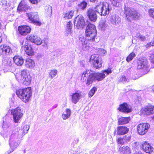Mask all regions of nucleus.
<instances>
[{
    "mask_svg": "<svg viewBox=\"0 0 154 154\" xmlns=\"http://www.w3.org/2000/svg\"><path fill=\"white\" fill-rule=\"evenodd\" d=\"M29 128V126L28 125L24 126L22 134H20L18 132L20 129L19 128H16L13 130L10 136L9 140V143L10 146V152L14 151L19 145L20 142V138H22L28 132Z\"/></svg>",
    "mask_w": 154,
    "mask_h": 154,
    "instance_id": "obj_1",
    "label": "nucleus"
},
{
    "mask_svg": "<svg viewBox=\"0 0 154 154\" xmlns=\"http://www.w3.org/2000/svg\"><path fill=\"white\" fill-rule=\"evenodd\" d=\"M112 71L110 68L104 70L102 71V73H94L93 74H90L88 78L86 84L88 85L94 81L97 80L100 81L102 80L106 76H107L111 73Z\"/></svg>",
    "mask_w": 154,
    "mask_h": 154,
    "instance_id": "obj_2",
    "label": "nucleus"
},
{
    "mask_svg": "<svg viewBox=\"0 0 154 154\" xmlns=\"http://www.w3.org/2000/svg\"><path fill=\"white\" fill-rule=\"evenodd\" d=\"M95 10L101 16H105L111 11V7L107 2H100L96 5Z\"/></svg>",
    "mask_w": 154,
    "mask_h": 154,
    "instance_id": "obj_3",
    "label": "nucleus"
},
{
    "mask_svg": "<svg viewBox=\"0 0 154 154\" xmlns=\"http://www.w3.org/2000/svg\"><path fill=\"white\" fill-rule=\"evenodd\" d=\"M16 94L18 97L24 102H28L32 96V90L30 88L19 89L17 90Z\"/></svg>",
    "mask_w": 154,
    "mask_h": 154,
    "instance_id": "obj_4",
    "label": "nucleus"
},
{
    "mask_svg": "<svg viewBox=\"0 0 154 154\" xmlns=\"http://www.w3.org/2000/svg\"><path fill=\"white\" fill-rule=\"evenodd\" d=\"M97 30L95 26L92 24H88L85 31V38L90 42H93L97 35Z\"/></svg>",
    "mask_w": 154,
    "mask_h": 154,
    "instance_id": "obj_5",
    "label": "nucleus"
},
{
    "mask_svg": "<svg viewBox=\"0 0 154 154\" xmlns=\"http://www.w3.org/2000/svg\"><path fill=\"white\" fill-rule=\"evenodd\" d=\"M18 81L23 85H28L31 83V77L29 74V71L24 69L21 72V74L16 77Z\"/></svg>",
    "mask_w": 154,
    "mask_h": 154,
    "instance_id": "obj_6",
    "label": "nucleus"
},
{
    "mask_svg": "<svg viewBox=\"0 0 154 154\" xmlns=\"http://www.w3.org/2000/svg\"><path fill=\"white\" fill-rule=\"evenodd\" d=\"M124 13L126 15V18L128 20L131 21L133 19H137L140 16V14L133 8H130L125 7L124 9Z\"/></svg>",
    "mask_w": 154,
    "mask_h": 154,
    "instance_id": "obj_7",
    "label": "nucleus"
},
{
    "mask_svg": "<svg viewBox=\"0 0 154 154\" xmlns=\"http://www.w3.org/2000/svg\"><path fill=\"white\" fill-rule=\"evenodd\" d=\"M29 20L35 25L40 26L41 23L40 21L38 13L36 12H30L27 13Z\"/></svg>",
    "mask_w": 154,
    "mask_h": 154,
    "instance_id": "obj_8",
    "label": "nucleus"
},
{
    "mask_svg": "<svg viewBox=\"0 0 154 154\" xmlns=\"http://www.w3.org/2000/svg\"><path fill=\"white\" fill-rule=\"evenodd\" d=\"M148 63V61L145 58H140L137 68L138 69H142L144 74H146L149 70Z\"/></svg>",
    "mask_w": 154,
    "mask_h": 154,
    "instance_id": "obj_9",
    "label": "nucleus"
},
{
    "mask_svg": "<svg viewBox=\"0 0 154 154\" xmlns=\"http://www.w3.org/2000/svg\"><path fill=\"white\" fill-rule=\"evenodd\" d=\"M11 113L13 116L14 121L16 123H18L23 116L22 111L19 107L11 110Z\"/></svg>",
    "mask_w": 154,
    "mask_h": 154,
    "instance_id": "obj_10",
    "label": "nucleus"
},
{
    "mask_svg": "<svg viewBox=\"0 0 154 154\" xmlns=\"http://www.w3.org/2000/svg\"><path fill=\"white\" fill-rule=\"evenodd\" d=\"M90 62L92 63L93 66L96 69L100 68L102 66L101 59L98 55H93L90 59Z\"/></svg>",
    "mask_w": 154,
    "mask_h": 154,
    "instance_id": "obj_11",
    "label": "nucleus"
},
{
    "mask_svg": "<svg viewBox=\"0 0 154 154\" xmlns=\"http://www.w3.org/2000/svg\"><path fill=\"white\" fill-rule=\"evenodd\" d=\"M79 43L81 45L82 49L84 50H88L92 42L89 41L88 40H87V39L82 35L79 36Z\"/></svg>",
    "mask_w": 154,
    "mask_h": 154,
    "instance_id": "obj_12",
    "label": "nucleus"
},
{
    "mask_svg": "<svg viewBox=\"0 0 154 154\" xmlns=\"http://www.w3.org/2000/svg\"><path fill=\"white\" fill-rule=\"evenodd\" d=\"M74 25L78 29H83L85 25L84 18L81 15H78L75 19Z\"/></svg>",
    "mask_w": 154,
    "mask_h": 154,
    "instance_id": "obj_13",
    "label": "nucleus"
},
{
    "mask_svg": "<svg viewBox=\"0 0 154 154\" xmlns=\"http://www.w3.org/2000/svg\"><path fill=\"white\" fill-rule=\"evenodd\" d=\"M149 128V125L147 123H140L137 126V132L141 135H143L146 134Z\"/></svg>",
    "mask_w": 154,
    "mask_h": 154,
    "instance_id": "obj_14",
    "label": "nucleus"
},
{
    "mask_svg": "<svg viewBox=\"0 0 154 154\" xmlns=\"http://www.w3.org/2000/svg\"><path fill=\"white\" fill-rule=\"evenodd\" d=\"M12 52L11 47L5 45H2L0 46V55L6 56L11 54Z\"/></svg>",
    "mask_w": 154,
    "mask_h": 154,
    "instance_id": "obj_15",
    "label": "nucleus"
},
{
    "mask_svg": "<svg viewBox=\"0 0 154 154\" xmlns=\"http://www.w3.org/2000/svg\"><path fill=\"white\" fill-rule=\"evenodd\" d=\"M9 127V124L6 122H4L2 126V130L1 131V134L5 139H8L9 134V131L8 130Z\"/></svg>",
    "mask_w": 154,
    "mask_h": 154,
    "instance_id": "obj_16",
    "label": "nucleus"
},
{
    "mask_svg": "<svg viewBox=\"0 0 154 154\" xmlns=\"http://www.w3.org/2000/svg\"><path fill=\"white\" fill-rule=\"evenodd\" d=\"M82 92L79 90L76 91L71 95V102L74 104H76L82 97Z\"/></svg>",
    "mask_w": 154,
    "mask_h": 154,
    "instance_id": "obj_17",
    "label": "nucleus"
},
{
    "mask_svg": "<svg viewBox=\"0 0 154 154\" xmlns=\"http://www.w3.org/2000/svg\"><path fill=\"white\" fill-rule=\"evenodd\" d=\"M97 12L94 8L89 9L88 11V15L90 20L93 22H95L97 19Z\"/></svg>",
    "mask_w": 154,
    "mask_h": 154,
    "instance_id": "obj_18",
    "label": "nucleus"
},
{
    "mask_svg": "<svg viewBox=\"0 0 154 154\" xmlns=\"http://www.w3.org/2000/svg\"><path fill=\"white\" fill-rule=\"evenodd\" d=\"M27 39L37 45H40L42 43L41 38L37 35H31L27 37Z\"/></svg>",
    "mask_w": 154,
    "mask_h": 154,
    "instance_id": "obj_19",
    "label": "nucleus"
},
{
    "mask_svg": "<svg viewBox=\"0 0 154 154\" xmlns=\"http://www.w3.org/2000/svg\"><path fill=\"white\" fill-rule=\"evenodd\" d=\"M18 29L20 34L24 36L29 33L31 30L29 26H19Z\"/></svg>",
    "mask_w": 154,
    "mask_h": 154,
    "instance_id": "obj_20",
    "label": "nucleus"
},
{
    "mask_svg": "<svg viewBox=\"0 0 154 154\" xmlns=\"http://www.w3.org/2000/svg\"><path fill=\"white\" fill-rule=\"evenodd\" d=\"M142 148L144 152L149 154L151 153L154 150L153 147L149 143L146 142L142 144Z\"/></svg>",
    "mask_w": 154,
    "mask_h": 154,
    "instance_id": "obj_21",
    "label": "nucleus"
},
{
    "mask_svg": "<svg viewBox=\"0 0 154 154\" xmlns=\"http://www.w3.org/2000/svg\"><path fill=\"white\" fill-rule=\"evenodd\" d=\"M118 109L122 112L129 113L131 112V108L127 103H124L121 104Z\"/></svg>",
    "mask_w": 154,
    "mask_h": 154,
    "instance_id": "obj_22",
    "label": "nucleus"
},
{
    "mask_svg": "<svg viewBox=\"0 0 154 154\" xmlns=\"http://www.w3.org/2000/svg\"><path fill=\"white\" fill-rule=\"evenodd\" d=\"M141 112L145 115H150L154 113V106L149 105L142 109Z\"/></svg>",
    "mask_w": 154,
    "mask_h": 154,
    "instance_id": "obj_23",
    "label": "nucleus"
},
{
    "mask_svg": "<svg viewBox=\"0 0 154 154\" xmlns=\"http://www.w3.org/2000/svg\"><path fill=\"white\" fill-rule=\"evenodd\" d=\"M22 48L23 49L26 53L29 56H32L33 55L34 52L32 47L30 45H24L23 46V43L22 45Z\"/></svg>",
    "mask_w": 154,
    "mask_h": 154,
    "instance_id": "obj_24",
    "label": "nucleus"
},
{
    "mask_svg": "<svg viewBox=\"0 0 154 154\" xmlns=\"http://www.w3.org/2000/svg\"><path fill=\"white\" fill-rule=\"evenodd\" d=\"M121 21V19L119 16L114 15L112 16L111 22L114 25H119Z\"/></svg>",
    "mask_w": 154,
    "mask_h": 154,
    "instance_id": "obj_25",
    "label": "nucleus"
},
{
    "mask_svg": "<svg viewBox=\"0 0 154 154\" xmlns=\"http://www.w3.org/2000/svg\"><path fill=\"white\" fill-rule=\"evenodd\" d=\"M25 64V66L29 69H32L35 66L34 61L30 59H26Z\"/></svg>",
    "mask_w": 154,
    "mask_h": 154,
    "instance_id": "obj_26",
    "label": "nucleus"
},
{
    "mask_svg": "<svg viewBox=\"0 0 154 154\" xmlns=\"http://www.w3.org/2000/svg\"><path fill=\"white\" fill-rule=\"evenodd\" d=\"M128 129L125 127L120 126L118 127L117 133L119 135H122L126 134L128 131Z\"/></svg>",
    "mask_w": 154,
    "mask_h": 154,
    "instance_id": "obj_27",
    "label": "nucleus"
},
{
    "mask_svg": "<svg viewBox=\"0 0 154 154\" xmlns=\"http://www.w3.org/2000/svg\"><path fill=\"white\" fill-rule=\"evenodd\" d=\"M14 63L18 66H21L24 63L23 59L19 56H15L13 58Z\"/></svg>",
    "mask_w": 154,
    "mask_h": 154,
    "instance_id": "obj_28",
    "label": "nucleus"
},
{
    "mask_svg": "<svg viewBox=\"0 0 154 154\" xmlns=\"http://www.w3.org/2000/svg\"><path fill=\"white\" fill-rule=\"evenodd\" d=\"M130 120V117H120L118 119V124L122 125L127 124L129 122Z\"/></svg>",
    "mask_w": 154,
    "mask_h": 154,
    "instance_id": "obj_29",
    "label": "nucleus"
},
{
    "mask_svg": "<svg viewBox=\"0 0 154 154\" xmlns=\"http://www.w3.org/2000/svg\"><path fill=\"white\" fill-rule=\"evenodd\" d=\"M119 150L121 154H129L130 153V148L127 146L120 147Z\"/></svg>",
    "mask_w": 154,
    "mask_h": 154,
    "instance_id": "obj_30",
    "label": "nucleus"
},
{
    "mask_svg": "<svg viewBox=\"0 0 154 154\" xmlns=\"http://www.w3.org/2000/svg\"><path fill=\"white\" fill-rule=\"evenodd\" d=\"M71 111L69 109H66L65 111L62 115V117L63 120L69 118L71 116Z\"/></svg>",
    "mask_w": 154,
    "mask_h": 154,
    "instance_id": "obj_31",
    "label": "nucleus"
},
{
    "mask_svg": "<svg viewBox=\"0 0 154 154\" xmlns=\"http://www.w3.org/2000/svg\"><path fill=\"white\" fill-rule=\"evenodd\" d=\"M27 8V5L25 4L22 0L20 3L17 9L21 11H25Z\"/></svg>",
    "mask_w": 154,
    "mask_h": 154,
    "instance_id": "obj_32",
    "label": "nucleus"
},
{
    "mask_svg": "<svg viewBox=\"0 0 154 154\" xmlns=\"http://www.w3.org/2000/svg\"><path fill=\"white\" fill-rule=\"evenodd\" d=\"M74 11H72L68 12L67 13H63V17L66 19H71L73 15Z\"/></svg>",
    "mask_w": 154,
    "mask_h": 154,
    "instance_id": "obj_33",
    "label": "nucleus"
},
{
    "mask_svg": "<svg viewBox=\"0 0 154 154\" xmlns=\"http://www.w3.org/2000/svg\"><path fill=\"white\" fill-rule=\"evenodd\" d=\"M91 71L90 70L87 69L84 71L82 75L81 79L83 81L86 80V78L88 75H89L90 74H93L91 73Z\"/></svg>",
    "mask_w": 154,
    "mask_h": 154,
    "instance_id": "obj_34",
    "label": "nucleus"
},
{
    "mask_svg": "<svg viewBox=\"0 0 154 154\" xmlns=\"http://www.w3.org/2000/svg\"><path fill=\"white\" fill-rule=\"evenodd\" d=\"M87 4V3L85 1L78 4L77 7V11L80 10H84L86 8Z\"/></svg>",
    "mask_w": 154,
    "mask_h": 154,
    "instance_id": "obj_35",
    "label": "nucleus"
},
{
    "mask_svg": "<svg viewBox=\"0 0 154 154\" xmlns=\"http://www.w3.org/2000/svg\"><path fill=\"white\" fill-rule=\"evenodd\" d=\"M57 70L56 69H53L49 72V77L51 79H52L57 75Z\"/></svg>",
    "mask_w": 154,
    "mask_h": 154,
    "instance_id": "obj_36",
    "label": "nucleus"
},
{
    "mask_svg": "<svg viewBox=\"0 0 154 154\" xmlns=\"http://www.w3.org/2000/svg\"><path fill=\"white\" fill-rule=\"evenodd\" d=\"M52 8L50 6H47L45 7V12L49 16L51 15L52 13Z\"/></svg>",
    "mask_w": 154,
    "mask_h": 154,
    "instance_id": "obj_37",
    "label": "nucleus"
},
{
    "mask_svg": "<svg viewBox=\"0 0 154 154\" xmlns=\"http://www.w3.org/2000/svg\"><path fill=\"white\" fill-rule=\"evenodd\" d=\"M135 54L134 52H132L126 58L127 61L129 62L135 57Z\"/></svg>",
    "mask_w": 154,
    "mask_h": 154,
    "instance_id": "obj_38",
    "label": "nucleus"
},
{
    "mask_svg": "<svg viewBox=\"0 0 154 154\" xmlns=\"http://www.w3.org/2000/svg\"><path fill=\"white\" fill-rule=\"evenodd\" d=\"M99 27L101 28V30H104L107 27V25L105 23L104 21H103L100 22V23Z\"/></svg>",
    "mask_w": 154,
    "mask_h": 154,
    "instance_id": "obj_39",
    "label": "nucleus"
},
{
    "mask_svg": "<svg viewBox=\"0 0 154 154\" xmlns=\"http://www.w3.org/2000/svg\"><path fill=\"white\" fill-rule=\"evenodd\" d=\"M97 89L94 87L92 88L90 91L88 93V97H91L94 94L95 91H96Z\"/></svg>",
    "mask_w": 154,
    "mask_h": 154,
    "instance_id": "obj_40",
    "label": "nucleus"
},
{
    "mask_svg": "<svg viewBox=\"0 0 154 154\" xmlns=\"http://www.w3.org/2000/svg\"><path fill=\"white\" fill-rule=\"evenodd\" d=\"M9 104L10 108L15 107L16 105V103L14 101V98H12L9 101Z\"/></svg>",
    "mask_w": 154,
    "mask_h": 154,
    "instance_id": "obj_41",
    "label": "nucleus"
},
{
    "mask_svg": "<svg viewBox=\"0 0 154 154\" xmlns=\"http://www.w3.org/2000/svg\"><path fill=\"white\" fill-rule=\"evenodd\" d=\"M119 81L120 82L124 83L128 82L129 81L128 79L126 78V77L122 76L119 79Z\"/></svg>",
    "mask_w": 154,
    "mask_h": 154,
    "instance_id": "obj_42",
    "label": "nucleus"
},
{
    "mask_svg": "<svg viewBox=\"0 0 154 154\" xmlns=\"http://www.w3.org/2000/svg\"><path fill=\"white\" fill-rule=\"evenodd\" d=\"M111 2L112 5L116 7H118L119 5V0H112Z\"/></svg>",
    "mask_w": 154,
    "mask_h": 154,
    "instance_id": "obj_43",
    "label": "nucleus"
},
{
    "mask_svg": "<svg viewBox=\"0 0 154 154\" xmlns=\"http://www.w3.org/2000/svg\"><path fill=\"white\" fill-rule=\"evenodd\" d=\"M136 38L141 41H144L146 39L145 36L141 35H137Z\"/></svg>",
    "mask_w": 154,
    "mask_h": 154,
    "instance_id": "obj_44",
    "label": "nucleus"
},
{
    "mask_svg": "<svg viewBox=\"0 0 154 154\" xmlns=\"http://www.w3.org/2000/svg\"><path fill=\"white\" fill-rule=\"evenodd\" d=\"M117 141L118 144L121 145H123L125 143L123 137L118 138L117 140Z\"/></svg>",
    "mask_w": 154,
    "mask_h": 154,
    "instance_id": "obj_45",
    "label": "nucleus"
},
{
    "mask_svg": "<svg viewBox=\"0 0 154 154\" xmlns=\"http://www.w3.org/2000/svg\"><path fill=\"white\" fill-rule=\"evenodd\" d=\"M72 29H66V30L65 32V34L68 36H72Z\"/></svg>",
    "mask_w": 154,
    "mask_h": 154,
    "instance_id": "obj_46",
    "label": "nucleus"
},
{
    "mask_svg": "<svg viewBox=\"0 0 154 154\" xmlns=\"http://www.w3.org/2000/svg\"><path fill=\"white\" fill-rule=\"evenodd\" d=\"M0 5L4 7L5 6H9V4L7 3L6 0H2L0 3Z\"/></svg>",
    "mask_w": 154,
    "mask_h": 154,
    "instance_id": "obj_47",
    "label": "nucleus"
},
{
    "mask_svg": "<svg viewBox=\"0 0 154 154\" xmlns=\"http://www.w3.org/2000/svg\"><path fill=\"white\" fill-rule=\"evenodd\" d=\"M149 13L150 16L154 19V10L151 9L149 10Z\"/></svg>",
    "mask_w": 154,
    "mask_h": 154,
    "instance_id": "obj_48",
    "label": "nucleus"
},
{
    "mask_svg": "<svg viewBox=\"0 0 154 154\" xmlns=\"http://www.w3.org/2000/svg\"><path fill=\"white\" fill-rule=\"evenodd\" d=\"M123 138L124 139L125 143H127L130 141L131 139V137L130 136L127 137L126 136L124 137Z\"/></svg>",
    "mask_w": 154,
    "mask_h": 154,
    "instance_id": "obj_49",
    "label": "nucleus"
},
{
    "mask_svg": "<svg viewBox=\"0 0 154 154\" xmlns=\"http://www.w3.org/2000/svg\"><path fill=\"white\" fill-rule=\"evenodd\" d=\"M72 23L70 22H68L67 24L66 29H72Z\"/></svg>",
    "mask_w": 154,
    "mask_h": 154,
    "instance_id": "obj_50",
    "label": "nucleus"
},
{
    "mask_svg": "<svg viewBox=\"0 0 154 154\" xmlns=\"http://www.w3.org/2000/svg\"><path fill=\"white\" fill-rule=\"evenodd\" d=\"M150 60L151 62L154 63V51L152 53V54L150 56Z\"/></svg>",
    "mask_w": 154,
    "mask_h": 154,
    "instance_id": "obj_51",
    "label": "nucleus"
},
{
    "mask_svg": "<svg viewBox=\"0 0 154 154\" xmlns=\"http://www.w3.org/2000/svg\"><path fill=\"white\" fill-rule=\"evenodd\" d=\"M30 2L34 4L37 5L40 2V0H29Z\"/></svg>",
    "mask_w": 154,
    "mask_h": 154,
    "instance_id": "obj_52",
    "label": "nucleus"
},
{
    "mask_svg": "<svg viewBox=\"0 0 154 154\" xmlns=\"http://www.w3.org/2000/svg\"><path fill=\"white\" fill-rule=\"evenodd\" d=\"M148 91L149 92H152L154 94V86H152L149 87L148 89Z\"/></svg>",
    "mask_w": 154,
    "mask_h": 154,
    "instance_id": "obj_53",
    "label": "nucleus"
},
{
    "mask_svg": "<svg viewBox=\"0 0 154 154\" xmlns=\"http://www.w3.org/2000/svg\"><path fill=\"white\" fill-rule=\"evenodd\" d=\"M153 46H154V40L153 41V42H152L146 45L148 47Z\"/></svg>",
    "mask_w": 154,
    "mask_h": 154,
    "instance_id": "obj_54",
    "label": "nucleus"
},
{
    "mask_svg": "<svg viewBox=\"0 0 154 154\" xmlns=\"http://www.w3.org/2000/svg\"><path fill=\"white\" fill-rule=\"evenodd\" d=\"M42 45L44 47H47V42L45 40L44 43L42 44Z\"/></svg>",
    "mask_w": 154,
    "mask_h": 154,
    "instance_id": "obj_55",
    "label": "nucleus"
},
{
    "mask_svg": "<svg viewBox=\"0 0 154 154\" xmlns=\"http://www.w3.org/2000/svg\"><path fill=\"white\" fill-rule=\"evenodd\" d=\"M101 51L104 54H105L106 53V51L105 50L103 49H101Z\"/></svg>",
    "mask_w": 154,
    "mask_h": 154,
    "instance_id": "obj_56",
    "label": "nucleus"
},
{
    "mask_svg": "<svg viewBox=\"0 0 154 154\" xmlns=\"http://www.w3.org/2000/svg\"><path fill=\"white\" fill-rule=\"evenodd\" d=\"M2 41V38L0 36V43H1Z\"/></svg>",
    "mask_w": 154,
    "mask_h": 154,
    "instance_id": "obj_57",
    "label": "nucleus"
},
{
    "mask_svg": "<svg viewBox=\"0 0 154 154\" xmlns=\"http://www.w3.org/2000/svg\"><path fill=\"white\" fill-rule=\"evenodd\" d=\"M2 27V25L1 23L0 22V29H1Z\"/></svg>",
    "mask_w": 154,
    "mask_h": 154,
    "instance_id": "obj_58",
    "label": "nucleus"
},
{
    "mask_svg": "<svg viewBox=\"0 0 154 154\" xmlns=\"http://www.w3.org/2000/svg\"><path fill=\"white\" fill-rule=\"evenodd\" d=\"M54 106V108H56V107L57 106V105H56Z\"/></svg>",
    "mask_w": 154,
    "mask_h": 154,
    "instance_id": "obj_59",
    "label": "nucleus"
},
{
    "mask_svg": "<svg viewBox=\"0 0 154 154\" xmlns=\"http://www.w3.org/2000/svg\"><path fill=\"white\" fill-rule=\"evenodd\" d=\"M153 120H154V117L153 118Z\"/></svg>",
    "mask_w": 154,
    "mask_h": 154,
    "instance_id": "obj_60",
    "label": "nucleus"
}]
</instances>
